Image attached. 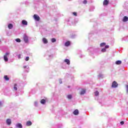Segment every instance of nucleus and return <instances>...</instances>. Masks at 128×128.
<instances>
[{"instance_id":"7ed1b4c3","label":"nucleus","mask_w":128,"mask_h":128,"mask_svg":"<svg viewBox=\"0 0 128 128\" xmlns=\"http://www.w3.org/2000/svg\"><path fill=\"white\" fill-rule=\"evenodd\" d=\"M118 84L116 81L113 82L112 83V88H118Z\"/></svg>"},{"instance_id":"f257e3e1","label":"nucleus","mask_w":128,"mask_h":128,"mask_svg":"<svg viewBox=\"0 0 128 128\" xmlns=\"http://www.w3.org/2000/svg\"><path fill=\"white\" fill-rule=\"evenodd\" d=\"M8 56H10V52H6L4 56V62H8Z\"/></svg>"},{"instance_id":"0eeeda50","label":"nucleus","mask_w":128,"mask_h":128,"mask_svg":"<svg viewBox=\"0 0 128 128\" xmlns=\"http://www.w3.org/2000/svg\"><path fill=\"white\" fill-rule=\"evenodd\" d=\"M22 24H24V26H28V22L26 20H22Z\"/></svg>"},{"instance_id":"393cba45","label":"nucleus","mask_w":128,"mask_h":128,"mask_svg":"<svg viewBox=\"0 0 128 128\" xmlns=\"http://www.w3.org/2000/svg\"><path fill=\"white\" fill-rule=\"evenodd\" d=\"M106 46V43H104V42L101 43L100 44V46Z\"/></svg>"},{"instance_id":"f03ea898","label":"nucleus","mask_w":128,"mask_h":128,"mask_svg":"<svg viewBox=\"0 0 128 128\" xmlns=\"http://www.w3.org/2000/svg\"><path fill=\"white\" fill-rule=\"evenodd\" d=\"M33 18L35 20H37V22H38L40 20V16H38L36 14H34Z\"/></svg>"},{"instance_id":"9b49d317","label":"nucleus","mask_w":128,"mask_h":128,"mask_svg":"<svg viewBox=\"0 0 128 128\" xmlns=\"http://www.w3.org/2000/svg\"><path fill=\"white\" fill-rule=\"evenodd\" d=\"M64 62H66L67 64L70 65V62L68 59H66L64 60Z\"/></svg>"},{"instance_id":"cd10ccee","label":"nucleus","mask_w":128,"mask_h":128,"mask_svg":"<svg viewBox=\"0 0 128 128\" xmlns=\"http://www.w3.org/2000/svg\"><path fill=\"white\" fill-rule=\"evenodd\" d=\"M72 14H74V16H78V14L76 13V12H73Z\"/></svg>"},{"instance_id":"7c9ffc66","label":"nucleus","mask_w":128,"mask_h":128,"mask_svg":"<svg viewBox=\"0 0 128 128\" xmlns=\"http://www.w3.org/2000/svg\"><path fill=\"white\" fill-rule=\"evenodd\" d=\"M110 48V46H109L108 45H106V46H105V49H106V48Z\"/></svg>"},{"instance_id":"4be33fe9","label":"nucleus","mask_w":128,"mask_h":128,"mask_svg":"<svg viewBox=\"0 0 128 128\" xmlns=\"http://www.w3.org/2000/svg\"><path fill=\"white\" fill-rule=\"evenodd\" d=\"M67 98H68V100H70L72 98V96L71 94H68V95Z\"/></svg>"},{"instance_id":"1a4fd4ad","label":"nucleus","mask_w":128,"mask_h":128,"mask_svg":"<svg viewBox=\"0 0 128 128\" xmlns=\"http://www.w3.org/2000/svg\"><path fill=\"white\" fill-rule=\"evenodd\" d=\"M74 114V116H78V109H76L74 112H73Z\"/></svg>"},{"instance_id":"5701e85b","label":"nucleus","mask_w":128,"mask_h":128,"mask_svg":"<svg viewBox=\"0 0 128 128\" xmlns=\"http://www.w3.org/2000/svg\"><path fill=\"white\" fill-rule=\"evenodd\" d=\"M51 42H56V40L54 38H52L51 40Z\"/></svg>"},{"instance_id":"ddd939ff","label":"nucleus","mask_w":128,"mask_h":128,"mask_svg":"<svg viewBox=\"0 0 128 128\" xmlns=\"http://www.w3.org/2000/svg\"><path fill=\"white\" fill-rule=\"evenodd\" d=\"M42 42H43L44 44H48V39H46V38H42Z\"/></svg>"},{"instance_id":"c756f323","label":"nucleus","mask_w":128,"mask_h":128,"mask_svg":"<svg viewBox=\"0 0 128 128\" xmlns=\"http://www.w3.org/2000/svg\"><path fill=\"white\" fill-rule=\"evenodd\" d=\"M120 124H122V125L124 124V122L122 121V122H120Z\"/></svg>"},{"instance_id":"6e6552de","label":"nucleus","mask_w":128,"mask_h":128,"mask_svg":"<svg viewBox=\"0 0 128 128\" xmlns=\"http://www.w3.org/2000/svg\"><path fill=\"white\" fill-rule=\"evenodd\" d=\"M128 18L126 16H124L123 18L122 22H128Z\"/></svg>"},{"instance_id":"423d86ee","label":"nucleus","mask_w":128,"mask_h":128,"mask_svg":"<svg viewBox=\"0 0 128 128\" xmlns=\"http://www.w3.org/2000/svg\"><path fill=\"white\" fill-rule=\"evenodd\" d=\"M6 122L8 126H10L12 124V120L10 119H7Z\"/></svg>"},{"instance_id":"39448f33","label":"nucleus","mask_w":128,"mask_h":128,"mask_svg":"<svg viewBox=\"0 0 128 128\" xmlns=\"http://www.w3.org/2000/svg\"><path fill=\"white\" fill-rule=\"evenodd\" d=\"M23 38L25 42H28V38L26 35H24Z\"/></svg>"},{"instance_id":"473e14b6","label":"nucleus","mask_w":128,"mask_h":128,"mask_svg":"<svg viewBox=\"0 0 128 128\" xmlns=\"http://www.w3.org/2000/svg\"><path fill=\"white\" fill-rule=\"evenodd\" d=\"M20 54H19L18 56V58H20Z\"/></svg>"},{"instance_id":"c9c22d12","label":"nucleus","mask_w":128,"mask_h":128,"mask_svg":"<svg viewBox=\"0 0 128 128\" xmlns=\"http://www.w3.org/2000/svg\"><path fill=\"white\" fill-rule=\"evenodd\" d=\"M68 88H70V86H68Z\"/></svg>"},{"instance_id":"b1692460","label":"nucleus","mask_w":128,"mask_h":128,"mask_svg":"<svg viewBox=\"0 0 128 128\" xmlns=\"http://www.w3.org/2000/svg\"><path fill=\"white\" fill-rule=\"evenodd\" d=\"M16 42H20V39L16 38Z\"/></svg>"},{"instance_id":"dca6fc26","label":"nucleus","mask_w":128,"mask_h":128,"mask_svg":"<svg viewBox=\"0 0 128 128\" xmlns=\"http://www.w3.org/2000/svg\"><path fill=\"white\" fill-rule=\"evenodd\" d=\"M86 94V90H82L80 94L82 95V94Z\"/></svg>"},{"instance_id":"20e7f679","label":"nucleus","mask_w":128,"mask_h":128,"mask_svg":"<svg viewBox=\"0 0 128 128\" xmlns=\"http://www.w3.org/2000/svg\"><path fill=\"white\" fill-rule=\"evenodd\" d=\"M110 4V0H104L103 2V6H108Z\"/></svg>"},{"instance_id":"bb28decb","label":"nucleus","mask_w":128,"mask_h":128,"mask_svg":"<svg viewBox=\"0 0 128 128\" xmlns=\"http://www.w3.org/2000/svg\"><path fill=\"white\" fill-rule=\"evenodd\" d=\"M29 60H30V57H28V56L26 57V59H25V60H26V62H28V61Z\"/></svg>"},{"instance_id":"2f4dec72","label":"nucleus","mask_w":128,"mask_h":128,"mask_svg":"<svg viewBox=\"0 0 128 128\" xmlns=\"http://www.w3.org/2000/svg\"><path fill=\"white\" fill-rule=\"evenodd\" d=\"M126 92H128V85H126Z\"/></svg>"},{"instance_id":"412c9836","label":"nucleus","mask_w":128,"mask_h":128,"mask_svg":"<svg viewBox=\"0 0 128 128\" xmlns=\"http://www.w3.org/2000/svg\"><path fill=\"white\" fill-rule=\"evenodd\" d=\"M122 62L120 60H118L116 62V64H121Z\"/></svg>"},{"instance_id":"f704fd0d","label":"nucleus","mask_w":128,"mask_h":128,"mask_svg":"<svg viewBox=\"0 0 128 128\" xmlns=\"http://www.w3.org/2000/svg\"><path fill=\"white\" fill-rule=\"evenodd\" d=\"M0 106H2V103L0 102Z\"/></svg>"},{"instance_id":"a878e982","label":"nucleus","mask_w":128,"mask_h":128,"mask_svg":"<svg viewBox=\"0 0 128 128\" xmlns=\"http://www.w3.org/2000/svg\"><path fill=\"white\" fill-rule=\"evenodd\" d=\"M102 52H106V48H102Z\"/></svg>"},{"instance_id":"aec40b11","label":"nucleus","mask_w":128,"mask_h":128,"mask_svg":"<svg viewBox=\"0 0 128 128\" xmlns=\"http://www.w3.org/2000/svg\"><path fill=\"white\" fill-rule=\"evenodd\" d=\"M94 94H95L96 96H98V95L100 94V92H98V91H96L94 92Z\"/></svg>"},{"instance_id":"f8f14e48","label":"nucleus","mask_w":128,"mask_h":128,"mask_svg":"<svg viewBox=\"0 0 128 128\" xmlns=\"http://www.w3.org/2000/svg\"><path fill=\"white\" fill-rule=\"evenodd\" d=\"M14 28V25H12V24H10L8 25V28H9V30H12V28Z\"/></svg>"},{"instance_id":"9d476101","label":"nucleus","mask_w":128,"mask_h":128,"mask_svg":"<svg viewBox=\"0 0 128 128\" xmlns=\"http://www.w3.org/2000/svg\"><path fill=\"white\" fill-rule=\"evenodd\" d=\"M16 128H22V125L20 123H18L16 124Z\"/></svg>"},{"instance_id":"c85d7f7f","label":"nucleus","mask_w":128,"mask_h":128,"mask_svg":"<svg viewBox=\"0 0 128 128\" xmlns=\"http://www.w3.org/2000/svg\"><path fill=\"white\" fill-rule=\"evenodd\" d=\"M83 4H88V1L86 0H84L83 1Z\"/></svg>"},{"instance_id":"f3484780","label":"nucleus","mask_w":128,"mask_h":128,"mask_svg":"<svg viewBox=\"0 0 128 128\" xmlns=\"http://www.w3.org/2000/svg\"><path fill=\"white\" fill-rule=\"evenodd\" d=\"M18 84H14V89L15 90H18Z\"/></svg>"},{"instance_id":"2eb2a0df","label":"nucleus","mask_w":128,"mask_h":128,"mask_svg":"<svg viewBox=\"0 0 128 128\" xmlns=\"http://www.w3.org/2000/svg\"><path fill=\"white\" fill-rule=\"evenodd\" d=\"M70 44V41H68L65 43V46H68Z\"/></svg>"},{"instance_id":"4468645a","label":"nucleus","mask_w":128,"mask_h":128,"mask_svg":"<svg viewBox=\"0 0 128 128\" xmlns=\"http://www.w3.org/2000/svg\"><path fill=\"white\" fill-rule=\"evenodd\" d=\"M26 124V126H32V122H30V120L27 122Z\"/></svg>"},{"instance_id":"a211bd4d","label":"nucleus","mask_w":128,"mask_h":128,"mask_svg":"<svg viewBox=\"0 0 128 128\" xmlns=\"http://www.w3.org/2000/svg\"><path fill=\"white\" fill-rule=\"evenodd\" d=\"M40 103L42 104H46V100L44 99H42L40 100Z\"/></svg>"},{"instance_id":"6ab92c4d","label":"nucleus","mask_w":128,"mask_h":128,"mask_svg":"<svg viewBox=\"0 0 128 128\" xmlns=\"http://www.w3.org/2000/svg\"><path fill=\"white\" fill-rule=\"evenodd\" d=\"M4 78L6 80H10V78L8 77V76L6 75L4 76Z\"/></svg>"},{"instance_id":"72a5a7b5","label":"nucleus","mask_w":128,"mask_h":128,"mask_svg":"<svg viewBox=\"0 0 128 128\" xmlns=\"http://www.w3.org/2000/svg\"><path fill=\"white\" fill-rule=\"evenodd\" d=\"M23 68H26V66H23Z\"/></svg>"}]
</instances>
